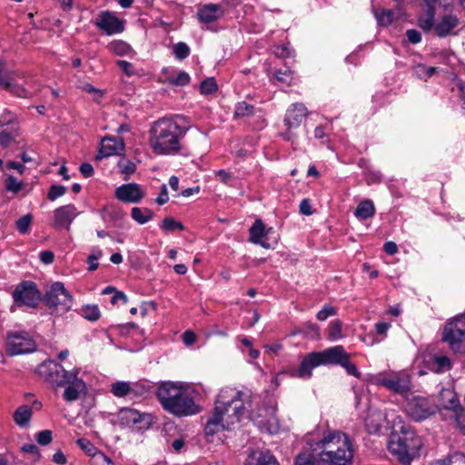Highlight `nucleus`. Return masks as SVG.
<instances>
[{
	"label": "nucleus",
	"mask_w": 465,
	"mask_h": 465,
	"mask_svg": "<svg viewBox=\"0 0 465 465\" xmlns=\"http://www.w3.org/2000/svg\"><path fill=\"white\" fill-rule=\"evenodd\" d=\"M351 355L341 345L328 348L322 351H313L307 354L298 368L292 367L286 371L292 378L308 380L312 375V370L321 365H341L348 374L360 378L361 373L356 365L350 361Z\"/></svg>",
	"instance_id": "f257e3e1"
},
{
	"label": "nucleus",
	"mask_w": 465,
	"mask_h": 465,
	"mask_svg": "<svg viewBox=\"0 0 465 465\" xmlns=\"http://www.w3.org/2000/svg\"><path fill=\"white\" fill-rule=\"evenodd\" d=\"M183 117L162 118L154 122L150 130V144L158 154H175L182 150L181 139L188 127L181 125Z\"/></svg>",
	"instance_id": "f03ea898"
},
{
	"label": "nucleus",
	"mask_w": 465,
	"mask_h": 465,
	"mask_svg": "<svg viewBox=\"0 0 465 465\" xmlns=\"http://www.w3.org/2000/svg\"><path fill=\"white\" fill-rule=\"evenodd\" d=\"M156 397L163 409L176 417L192 416L201 411L193 393L171 381L158 386Z\"/></svg>",
	"instance_id": "7ed1b4c3"
},
{
	"label": "nucleus",
	"mask_w": 465,
	"mask_h": 465,
	"mask_svg": "<svg viewBox=\"0 0 465 465\" xmlns=\"http://www.w3.org/2000/svg\"><path fill=\"white\" fill-rule=\"evenodd\" d=\"M316 445L326 465L351 464L354 448L347 434L340 430L328 431Z\"/></svg>",
	"instance_id": "20e7f679"
},
{
	"label": "nucleus",
	"mask_w": 465,
	"mask_h": 465,
	"mask_svg": "<svg viewBox=\"0 0 465 465\" xmlns=\"http://www.w3.org/2000/svg\"><path fill=\"white\" fill-rule=\"evenodd\" d=\"M422 440L410 426L402 424L399 430L391 433L388 448L402 465L411 462L420 456Z\"/></svg>",
	"instance_id": "39448f33"
},
{
	"label": "nucleus",
	"mask_w": 465,
	"mask_h": 465,
	"mask_svg": "<svg viewBox=\"0 0 465 465\" xmlns=\"http://www.w3.org/2000/svg\"><path fill=\"white\" fill-rule=\"evenodd\" d=\"M243 392L233 390L222 391L215 401L214 411L223 418L227 428H232L241 421L246 411Z\"/></svg>",
	"instance_id": "423d86ee"
},
{
	"label": "nucleus",
	"mask_w": 465,
	"mask_h": 465,
	"mask_svg": "<svg viewBox=\"0 0 465 465\" xmlns=\"http://www.w3.org/2000/svg\"><path fill=\"white\" fill-rule=\"evenodd\" d=\"M43 302L51 314L63 315L73 305V297L60 282H54L43 296Z\"/></svg>",
	"instance_id": "0eeeda50"
},
{
	"label": "nucleus",
	"mask_w": 465,
	"mask_h": 465,
	"mask_svg": "<svg viewBox=\"0 0 465 465\" xmlns=\"http://www.w3.org/2000/svg\"><path fill=\"white\" fill-rule=\"evenodd\" d=\"M405 411L412 420L422 421L439 412L440 407L430 398L414 396L407 401Z\"/></svg>",
	"instance_id": "6e6552de"
},
{
	"label": "nucleus",
	"mask_w": 465,
	"mask_h": 465,
	"mask_svg": "<svg viewBox=\"0 0 465 465\" xmlns=\"http://www.w3.org/2000/svg\"><path fill=\"white\" fill-rule=\"evenodd\" d=\"M36 350V343L31 335L24 331H10L5 336V351L9 356L30 353Z\"/></svg>",
	"instance_id": "1a4fd4ad"
},
{
	"label": "nucleus",
	"mask_w": 465,
	"mask_h": 465,
	"mask_svg": "<svg viewBox=\"0 0 465 465\" xmlns=\"http://www.w3.org/2000/svg\"><path fill=\"white\" fill-rule=\"evenodd\" d=\"M43 296L36 283L32 281L21 282L12 293L16 306L27 308H36L38 303L43 301Z\"/></svg>",
	"instance_id": "9d476101"
},
{
	"label": "nucleus",
	"mask_w": 465,
	"mask_h": 465,
	"mask_svg": "<svg viewBox=\"0 0 465 465\" xmlns=\"http://www.w3.org/2000/svg\"><path fill=\"white\" fill-rule=\"evenodd\" d=\"M373 383L401 396L407 395L412 386L410 375L396 372L380 373L373 378Z\"/></svg>",
	"instance_id": "9b49d317"
},
{
	"label": "nucleus",
	"mask_w": 465,
	"mask_h": 465,
	"mask_svg": "<svg viewBox=\"0 0 465 465\" xmlns=\"http://www.w3.org/2000/svg\"><path fill=\"white\" fill-rule=\"evenodd\" d=\"M441 340L448 343L451 351H460L461 343L465 341V313L446 323Z\"/></svg>",
	"instance_id": "f8f14e48"
},
{
	"label": "nucleus",
	"mask_w": 465,
	"mask_h": 465,
	"mask_svg": "<svg viewBox=\"0 0 465 465\" xmlns=\"http://www.w3.org/2000/svg\"><path fill=\"white\" fill-rule=\"evenodd\" d=\"M307 114V108L303 104L300 103L293 104L287 110L284 117V124L287 126V130L282 134L285 140L293 141L297 137L293 130L301 126Z\"/></svg>",
	"instance_id": "ddd939ff"
},
{
	"label": "nucleus",
	"mask_w": 465,
	"mask_h": 465,
	"mask_svg": "<svg viewBox=\"0 0 465 465\" xmlns=\"http://www.w3.org/2000/svg\"><path fill=\"white\" fill-rule=\"evenodd\" d=\"M119 423L122 426H136L138 429L149 428L152 424V416L141 413L131 408H123L118 412Z\"/></svg>",
	"instance_id": "4468645a"
},
{
	"label": "nucleus",
	"mask_w": 465,
	"mask_h": 465,
	"mask_svg": "<svg viewBox=\"0 0 465 465\" xmlns=\"http://www.w3.org/2000/svg\"><path fill=\"white\" fill-rule=\"evenodd\" d=\"M79 213H80L74 204H66L56 208L54 211L53 226L55 229L64 228L69 231L72 222L79 215Z\"/></svg>",
	"instance_id": "2eb2a0df"
},
{
	"label": "nucleus",
	"mask_w": 465,
	"mask_h": 465,
	"mask_svg": "<svg viewBox=\"0 0 465 465\" xmlns=\"http://www.w3.org/2000/svg\"><path fill=\"white\" fill-rule=\"evenodd\" d=\"M94 24L109 35L124 30V22L109 11L102 12Z\"/></svg>",
	"instance_id": "dca6fc26"
},
{
	"label": "nucleus",
	"mask_w": 465,
	"mask_h": 465,
	"mask_svg": "<svg viewBox=\"0 0 465 465\" xmlns=\"http://www.w3.org/2000/svg\"><path fill=\"white\" fill-rule=\"evenodd\" d=\"M114 196L123 203H137L144 197V193L138 183H131L117 187Z\"/></svg>",
	"instance_id": "f3484780"
},
{
	"label": "nucleus",
	"mask_w": 465,
	"mask_h": 465,
	"mask_svg": "<svg viewBox=\"0 0 465 465\" xmlns=\"http://www.w3.org/2000/svg\"><path fill=\"white\" fill-rule=\"evenodd\" d=\"M86 385L84 381L78 378V370H74L73 375H69V379L65 384L64 391V399L66 401H74L80 398L81 392L85 391Z\"/></svg>",
	"instance_id": "a211bd4d"
},
{
	"label": "nucleus",
	"mask_w": 465,
	"mask_h": 465,
	"mask_svg": "<svg viewBox=\"0 0 465 465\" xmlns=\"http://www.w3.org/2000/svg\"><path fill=\"white\" fill-rule=\"evenodd\" d=\"M11 128H5L0 132V145L3 148L8 147L16 137L19 136V126L15 117L5 120L4 116L0 118V127L9 126Z\"/></svg>",
	"instance_id": "6ab92c4d"
},
{
	"label": "nucleus",
	"mask_w": 465,
	"mask_h": 465,
	"mask_svg": "<svg viewBox=\"0 0 465 465\" xmlns=\"http://www.w3.org/2000/svg\"><path fill=\"white\" fill-rule=\"evenodd\" d=\"M124 150V143L123 139L116 140L112 136H105L101 141V147L95 160L99 161L104 157L114 154H120Z\"/></svg>",
	"instance_id": "aec40b11"
},
{
	"label": "nucleus",
	"mask_w": 465,
	"mask_h": 465,
	"mask_svg": "<svg viewBox=\"0 0 465 465\" xmlns=\"http://www.w3.org/2000/svg\"><path fill=\"white\" fill-rule=\"evenodd\" d=\"M294 465H326V463L322 460V454L315 443L296 456Z\"/></svg>",
	"instance_id": "412c9836"
},
{
	"label": "nucleus",
	"mask_w": 465,
	"mask_h": 465,
	"mask_svg": "<svg viewBox=\"0 0 465 465\" xmlns=\"http://www.w3.org/2000/svg\"><path fill=\"white\" fill-rule=\"evenodd\" d=\"M459 25V18L455 15H444L439 18L434 26L435 34L445 37Z\"/></svg>",
	"instance_id": "4be33fe9"
},
{
	"label": "nucleus",
	"mask_w": 465,
	"mask_h": 465,
	"mask_svg": "<svg viewBox=\"0 0 465 465\" xmlns=\"http://www.w3.org/2000/svg\"><path fill=\"white\" fill-rule=\"evenodd\" d=\"M440 405L442 409L452 412V416L463 408L460 402L457 393L449 389L440 391Z\"/></svg>",
	"instance_id": "5701e85b"
},
{
	"label": "nucleus",
	"mask_w": 465,
	"mask_h": 465,
	"mask_svg": "<svg viewBox=\"0 0 465 465\" xmlns=\"http://www.w3.org/2000/svg\"><path fill=\"white\" fill-rule=\"evenodd\" d=\"M223 15V8L218 4L205 5L197 12L199 20L203 23L209 24L215 22Z\"/></svg>",
	"instance_id": "b1692460"
},
{
	"label": "nucleus",
	"mask_w": 465,
	"mask_h": 465,
	"mask_svg": "<svg viewBox=\"0 0 465 465\" xmlns=\"http://www.w3.org/2000/svg\"><path fill=\"white\" fill-rule=\"evenodd\" d=\"M223 420V418L219 416L215 411L213 410L211 416L207 419V421L204 425V434L206 437H212L216 433L223 430H229Z\"/></svg>",
	"instance_id": "393cba45"
},
{
	"label": "nucleus",
	"mask_w": 465,
	"mask_h": 465,
	"mask_svg": "<svg viewBox=\"0 0 465 465\" xmlns=\"http://www.w3.org/2000/svg\"><path fill=\"white\" fill-rule=\"evenodd\" d=\"M100 214L104 221L112 223L114 226H118L125 216L124 212L115 205L104 206Z\"/></svg>",
	"instance_id": "a878e982"
},
{
	"label": "nucleus",
	"mask_w": 465,
	"mask_h": 465,
	"mask_svg": "<svg viewBox=\"0 0 465 465\" xmlns=\"http://www.w3.org/2000/svg\"><path fill=\"white\" fill-rule=\"evenodd\" d=\"M250 232V242L261 244L264 248H268L269 245L266 244L262 239L266 235L265 226L261 219H257L252 227L249 230Z\"/></svg>",
	"instance_id": "bb28decb"
},
{
	"label": "nucleus",
	"mask_w": 465,
	"mask_h": 465,
	"mask_svg": "<svg viewBox=\"0 0 465 465\" xmlns=\"http://www.w3.org/2000/svg\"><path fill=\"white\" fill-rule=\"evenodd\" d=\"M252 460H255L254 465H280L277 459L268 450L250 455L247 465H252Z\"/></svg>",
	"instance_id": "cd10ccee"
},
{
	"label": "nucleus",
	"mask_w": 465,
	"mask_h": 465,
	"mask_svg": "<svg viewBox=\"0 0 465 465\" xmlns=\"http://www.w3.org/2000/svg\"><path fill=\"white\" fill-rule=\"evenodd\" d=\"M375 214V207L371 200L361 201L355 212L354 215L360 220H366L372 217Z\"/></svg>",
	"instance_id": "c85d7f7f"
},
{
	"label": "nucleus",
	"mask_w": 465,
	"mask_h": 465,
	"mask_svg": "<svg viewBox=\"0 0 465 465\" xmlns=\"http://www.w3.org/2000/svg\"><path fill=\"white\" fill-rule=\"evenodd\" d=\"M73 373L74 371H65L64 368L59 363V369L57 368L56 371H53V375H51L48 382L55 387L65 386L66 381L69 379V375H73Z\"/></svg>",
	"instance_id": "c756f323"
},
{
	"label": "nucleus",
	"mask_w": 465,
	"mask_h": 465,
	"mask_svg": "<svg viewBox=\"0 0 465 465\" xmlns=\"http://www.w3.org/2000/svg\"><path fill=\"white\" fill-rule=\"evenodd\" d=\"M59 369V363L54 361H45L39 364L35 370V372L46 381H49L53 371H56Z\"/></svg>",
	"instance_id": "7c9ffc66"
},
{
	"label": "nucleus",
	"mask_w": 465,
	"mask_h": 465,
	"mask_svg": "<svg viewBox=\"0 0 465 465\" xmlns=\"http://www.w3.org/2000/svg\"><path fill=\"white\" fill-rule=\"evenodd\" d=\"M31 416V408L27 405H22L15 411L14 420L17 425L26 427L29 424Z\"/></svg>",
	"instance_id": "2f4dec72"
},
{
	"label": "nucleus",
	"mask_w": 465,
	"mask_h": 465,
	"mask_svg": "<svg viewBox=\"0 0 465 465\" xmlns=\"http://www.w3.org/2000/svg\"><path fill=\"white\" fill-rule=\"evenodd\" d=\"M419 25L424 31L428 32L434 29L435 26V12L431 6H429L426 13L419 17Z\"/></svg>",
	"instance_id": "473e14b6"
},
{
	"label": "nucleus",
	"mask_w": 465,
	"mask_h": 465,
	"mask_svg": "<svg viewBox=\"0 0 465 465\" xmlns=\"http://www.w3.org/2000/svg\"><path fill=\"white\" fill-rule=\"evenodd\" d=\"M132 218L140 224H143L153 217V213L148 208L133 207Z\"/></svg>",
	"instance_id": "72a5a7b5"
},
{
	"label": "nucleus",
	"mask_w": 465,
	"mask_h": 465,
	"mask_svg": "<svg viewBox=\"0 0 465 465\" xmlns=\"http://www.w3.org/2000/svg\"><path fill=\"white\" fill-rule=\"evenodd\" d=\"M112 393L116 397H124L134 391V388L129 382L117 381L112 384Z\"/></svg>",
	"instance_id": "f704fd0d"
},
{
	"label": "nucleus",
	"mask_w": 465,
	"mask_h": 465,
	"mask_svg": "<svg viewBox=\"0 0 465 465\" xmlns=\"http://www.w3.org/2000/svg\"><path fill=\"white\" fill-rule=\"evenodd\" d=\"M6 85H3L0 89L8 91L18 97H26L28 92L22 86L13 82L12 75L5 81Z\"/></svg>",
	"instance_id": "c9c22d12"
},
{
	"label": "nucleus",
	"mask_w": 465,
	"mask_h": 465,
	"mask_svg": "<svg viewBox=\"0 0 465 465\" xmlns=\"http://www.w3.org/2000/svg\"><path fill=\"white\" fill-rule=\"evenodd\" d=\"M432 368L436 372H442L451 369L452 364L447 356H436L432 360Z\"/></svg>",
	"instance_id": "e433bc0d"
},
{
	"label": "nucleus",
	"mask_w": 465,
	"mask_h": 465,
	"mask_svg": "<svg viewBox=\"0 0 465 465\" xmlns=\"http://www.w3.org/2000/svg\"><path fill=\"white\" fill-rule=\"evenodd\" d=\"M82 315L88 321L95 322L100 316V311L97 305H85L82 308Z\"/></svg>",
	"instance_id": "4c0bfd02"
},
{
	"label": "nucleus",
	"mask_w": 465,
	"mask_h": 465,
	"mask_svg": "<svg viewBox=\"0 0 465 465\" xmlns=\"http://www.w3.org/2000/svg\"><path fill=\"white\" fill-rule=\"evenodd\" d=\"M254 113V107L245 102H241L236 104L234 111V117L251 116Z\"/></svg>",
	"instance_id": "58836bf2"
},
{
	"label": "nucleus",
	"mask_w": 465,
	"mask_h": 465,
	"mask_svg": "<svg viewBox=\"0 0 465 465\" xmlns=\"http://www.w3.org/2000/svg\"><path fill=\"white\" fill-rule=\"evenodd\" d=\"M218 86L213 77H209L203 80L200 85L202 94H211L217 91Z\"/></svg>",
	"instance_id": "ea45409f"
},
{
	"label": "nucleus",
	"mask_w": 465,
	"mask_h": 465,
	"mask_svg": "<svg viewBox=\"0 0 465 465\" xmlns=\"http://www.w3.org/2000/svg\"><path fill=\"white\" fill-rule=\"evenodd\" d=\"M161 228L165 232H173L175 229L180 231L184 230V226L181 222L175 221L173 217H166L163 219Z\"/></svg>",
	"instance_id": "a19ab883"
},
{
	"label": "nucleus",
	"mask_w": 465,
	"mask_h": 465,
	"mask_svg": "<svg viewBox=\"0 0 465 465\" xmlns=\"http://www.w3.org/2000/svg\"><path fill=\"white\" fill-rule=\"evenodd\" d=\"M5 190L8 192L14 193H19L24 187V183L17 181V179L15 177H14L13 175H9L5 179Z\"/></svg>",
	"instance_id": "79ce46f5"
},
{
	"label": "nucleus",
	"mask_w": 465,
	"mask_h": 465,
	"mask_svg": "<svg viewBox=\"0 0 465 465\" xmlns=\"http://www.w3.org/2000/svg\"><path fill=\"white\" fill-rule=\"evenodd\" d=\"M78 446L91 458L100 451L97 448L87 439L81 438L77 440Z\"/></svg>",
	"instance_id": "37998d69"
},
{
	"label": "nucleus",
	"mask_w": 465,
	"mask_h": 465,
	"mask_svg": "<svg viewBox=\"0 0 465 465\" xmlns=\"http://www.w3.org/2000/svg\"><path fill=\"white\" fill-rule=\"evenodd\" d=\"M32 220L33 216L30 213L25 214L19 218L15 223L16 229L18 230V232L23 234L26 233L29 231Z\"/></svg>",
	"instance_id": "c03bdc74"
},
{
	"label": "nucleus",
	"mask_w": 465,
	"mask_h": 465,
	"mask_svg": "<svg viewBox=\"0 0 465 465\" xmlns=\"http://www.w3.org/2000/svg\"><path fill=\"white\" fill-rule=\"evenodd\" d=\"M190 75L186 72H180L176 77H168L167 83L172 85L184 86L190 82Z\"/></svg>",
	"instance_id": "a18cd8bd"
},
{
	"label": "nucleus",
	"mask_w": 465,
	"mask_h": 465,
	"mask_svg": "<svg viewBox=\"0 0 465 465\" xmlns=\"http://www.w3.org/2000/svg\"><path fill=\"white\" fill-rule=\"evenodd\" d=\"M342 323L340 320H335L330 323L328 329V337L331 340H336L341 337Z\"/></svg>",
	"instance_id": "49530a36"
},
{
	"label": "nucleus",
	"mask_w": 465,
	"mask_h": 465,
	"mask_svg": "<svg viewBox=\"0 0 465 465\" xmlns=\"http://www.w3.org/2000/svg\"><path fill=\"white\" fill-rule=\"evenodd\" d=\"M66 193V187L59 184H53L50 186L47 198L50 201H54L58 197L63 196Z\"/></svg>",
	"instance_id": "de8ad7c7"
},
{
	"label": "nucleus",
	"mask_w": 465,
	"mask_h": 465,
	"mask_svg": "<svg viewBox=\"0 0 465 465\" xmlns=\"http://www.w3.org/2000/svg\"><path fill=\"white\" fill-rule=\"evenodd\" d=\"M379 25L382 26L390 25L393 21V13L391 10L383 9L376 15Z\"/></svg>",
	"instance_id": "09e8293b"
},
{
	"label": "nucleus",
	"mask_w": 465,
	"mask_h": 465,
	"mask_svg": "<svg viewBox=\"0 0 465 465\" xmlns=\"http://www.w3.org/2000/svg\"><path fill=\"white\" fill-rule=\"evenodd\" d=\"M173 53L176 58L183 60L190 54V48L185 43L180 42L174 45Z\"/></svg>",
	"instance_id": "8fccbe9b"
},
{
	"label": "nucleus",
	"mask_w": 465,
	"mask_h": 465,
	"mask_svg": "<svg viewBox=\"0 0 465 465\" xmlns=\"http://www.w3.org/2000/svg\"><path fill=\"white\" fill-rule=\"evenodd\" d=\"M118 165L121 169V173L126 175L134 173L136 170V165L130 160L122 159L119 161Z\"/></svg>",
	"instance_id": "3c124183"
},
{
	"label": "nucleus",
	"mask_w": 465,
	"mask_h": 465,
	"mask_svg": "<svg viewBox=\"0 0 465 465\" xmlns=\"http://www.w3.org/2000/svg\"><path fill=\"white\" fill-rule=\"evenodd\" d=\"M91 465H114L110 458L104 453L99 452L93 456L90 460Z\"/></svg>",
	"instance_id": "603ef678"
},
{
	"label": "nucleus",
	"mask_w": 465,
	"mask_h": 465,
	"mask_svg": "<svg viewBox=\"0 0 465 465\" xmlns=\"http://www.w3.org/2000/svg\"><path fill=\"white\" fill-rule=\"evenodd\" d=\"M52 431L50 430H44L37 433L36 440L40 445L45 446L52 441Z\"/></svg>",
	"instance_id": "864d4df0"
},
{
	"label": "nucleus",
	"mask_w": 465,
	"mask_h": 465,
	"mask_svg": "<svg viewBox=\"0 0 465 465\" xmlns=\"http://www.w3.org/2000/svg\"><path fill=\"white\" fill-rule=\"evenodd\" d=\"M275 77L278 82L286 85H289L292 80V72L290 70H285L283 72L279 70L275 73Z\"/></svg>",
	"instance_id": "5fc2aeb1"
},
{
	"label": "nucleus",
	"mask_w": 465,
	"mask_h": 465,
	"mask_svg": "<svg viewBox=\"0 0 465 465\" xmlns=\"http://www.w3.org/2000/svg\"><path fill=\"white\" fill-rule=\"evenodd\" d=\"M455 420L457 427L460 430L465 434V408L463 407L460 411H459L456 414L452 416Z\"/></svg>",
	"instance_id": "6e6d98bb"
},
{
	"label": "nucleus",
	"mask_w": 465,
	"mask_h": 465,
	"mask_svg": "<svg viewBox=\"0 0 465 465\" xmlns=\"http://www.w3.org/2000/svg\"><path fill=\"white\" fill-rule=\"evenodd\" d=\"M337 314V309L332 306H325L317 313V319L321 322L325 321L329 316Z\"/></svg>",
	"instance_id": "4d7b16f0"
},
{
	"label": "nucleus",
	"mask_w": 465,
	"mask_h": 465,
	"mask_svg": "<svg viewBox=\"0 0 465 465\" xmlns=\"http://www.w3.org/2000/svg\"><path fill=\"white\" fill-rule=\"evenodd\" d=\"M101 256H102V251H100V250H97L96 253H92L88 256L87 262L89 264V267H88L89 271L93 272L98 268L99 263L97 261H98L99 257H101Z\"/></svg>",
	"instance_id": "13d9d810"
},
{
	"label": "nucleus",
	"mask_w": 465,
	"mask_h": 465,
	"mask_svg": "<svg viewBox=\"0 0 465 465\" xmlns=\"http://www.w3.org/2000/svg\"><path fill=\"white\" fill-rule=\"evenodd\" d=\"M21 450L23 452L32 454L35 457V460H38L40 459L39 449L35 444L25 443L21 447Z\"/></svg>",
	"instance_id": "bf43d9fd"
},
{
	"label": "nucleus",
	"mask_w": 465,
	"mask_h": 465,
	"mask_svg": "<svg viewBox=\"0 0 465 465\" xmlns=\"http://www.w3.org/2000/svg\"><path fill=\"white\" fill-rule=\"evenodd\" d=\"M116 64L127 76L135 74L134 65L131 63L124 60H118Z\"/></svg>",
	"instance_id": "052dcab7"
},
{
	"label": "nucleus",
	"mask_w": 465,
	"mask_h": 465,
	"mask_svg": "<svg viewBox=\"0 0 465 465\" xmlns=\"http://www.w3.org/2000/svg\"><path fill=\"white\" fill-rule=\"evenodd\" d=\"M113 49L118 55H124L130 51L131 47L124 42L119 41L113 45Z\"/></svg>",
	"instance_id": "680f3d73"
},
{
	"label": "nucleus",
	"mask_w": 465,
	"mask_h": 465,
	"mask_svg": "<svg viewBox=\"0 0 465 465\" xmlns=\"http://www.w3.org/2000/svg\"><path fill=\"white\" fill-rule=\"evenodd\" d=\"M12 75V72L5 70V64L0 59V88L6 85L5 81Z\"/></svg>",
	"instance_id": "e2e57ef3"
},
{
	"label": "nucleus",
	"mask_w": 465,
	"mask_h": 465,
	"mask_svg": "<svg viewBox=\"0 0 465 465\" xmlns=\"http://www.w3.org/2000/svg\"><path fill=\"white\" fill-rule=\"evenodd\" d=\"M406 36L408 38V41L413 45H416L420 42L421 40V35L420 33L416 29H409L406 32Z\"/></svg>",
	"instance_id": "0e129e2a"
},
{
	"label": "nucleus",
	"mask_w": 465,
	"mask_h": 465,
	"mask_svg": "<svg viewBox=\"0 0 465 465\" xmlns=\"http://www.w3.org/2000/svg\"><path fill=\"white\" fill-rule=\"evenodd\" d=\"M448 462V465H465V455L455 453L449 458Z\"/></svg>",
	"instance_id": "69168bd1"
},
{
	"label": "nucleus",
	"mask_w": 465,
	"mask_h": 465,
	"mask_svg": "<svg viewBox=\"0 0 465 465\" xmlns=\"http://www.w3.org/2000/svg\"><path fill=\"white\" fill-rule=\"evenodd\" d=\"M80 173L84 176L85 178L92 177L94 175V168L92 164L89 163H84L80 165Z\"/></svg>",
	"instance_id": "338daca9"
},
{
	"label": "nucleus",
	"mask_w": 465,
	"mask_h": 465,
	"mask_svg": "<svg viewBox=\"0 0 465 465\" xmlns=\"http://www.w3.org/2000/svg\"><path fill=\"white\" fill-rule=\"evenodd\" d=\"M300 213L304 214V215H311L312 214V206H311V203H310V200L305 198L303 199L301 203H300Z\"/></svg>",
	"instance_id": "774afa93"
}]
</instances>
